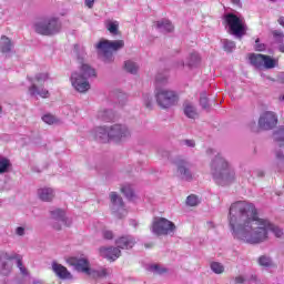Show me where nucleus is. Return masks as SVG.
I'll return each instance as SVG.
<instances>
[{
	"mask_svg": "<svg viewBox=\"0 0 284 284\" xmlns=\"http://www.w3.org/2000/svg\"><path fill=\"white\" fill-rule=\"evenodd\" d=\"M98 119L109 123V121H113L114 120V111L109 110V109H102V110H100L98 112Z\"/></svg>",
	"mask_w": 284,
	"mask_h": 284,
	"instance_id": "28",
	"label": "nucleus"
},
{
	"mask_svg": "<svg viewBox=\"0 0 284 284\" xmlns=\"http://www.w3.org/2000/svg\"><path fill=\"white\" fill-rule=\"evenodd\" d=\"M94 139L101 143H105L110 139V129L98 126L93 131Z\"/></svg>",
	"mask_w": 284,
	"mask_h": 284,
	"instance_id": "20",
	"label": "nucleus"
},
{
	"mask_svg": "<svg viewBox=\"0 0 284 284\" xmlns=\"http://www.w3.org/2000/svg\"><path fill=\"white\" fill-rule=\"evenodd\" d=\"M273 141L277 143L280 148H284V126H280L273 132Z\"/></svg>",
	"mask_w": 284,
	"mask_h": 284,
	"instance_id": "26",
	"label": "nucleus"
},
{
	"mask_svg": "<svg viewBox=\"0 0 284 284\" xmlns=\"http://www.w3.org/2000/svg\"><path fill=\"white\" fill-rule=\"evenodd\" d=\"M250 283H261V280H258V276L251 275L248 278Z\"/></svg>",
	"mask_w": 284,
	"mask_h": 284,
	"instance_id": "54",
	"label": "nucleus"
},
{
	"mask_svg": "<svg viewBox=\"0 0 284 284\" xmlns=\"http://www.w3.org/2000/svg\"><path fill=\"white\" fill-rule=\"evenodd\" d=\"M29 94L30 97H41V99H49L50 98V91L42 88L39 89L36 83H32V85L29 87Z\"/></svg>",
	"mask_w": 284,
	"mask_h": 284,
	"instance_id": "21",
	"label": "nucleus"
},
{
	"mask_svg": "<svg viewBox=\"0 0 284 284\" xmlns=\"http://www.w3.org/2000/svg\"><path fill=\"white\" fill-rule=\"evenodd\" d=\"M102 236L105 241H112V239H114V233L112 231H103L102 232Z\"/></svg>",
	"mask_w": 284,
	"mask_h": 284,
	"instance_id": "45",
	"label": "nucleus"
},
{
	"mask_svg": "<svg viewBox=\"0 0 284 284\" xmlns=\"http://www.w3.org/2000/svg\"><path fill=\"white\" fill-rule=\"evenodd\" d=\"M42 121L44 123H47V125H54L57 123H59V119H57V116H54L51 113H47L42 116Z\"/></svg>",
	"mask_w": 284,
	"mask_h": 284,
	"instance_id": "34",
	"label": "nucleus"
},
{
	"mask_svg": "<svg viewBox=\"0 0 284 284\" xmlns=\"http://www.w3.org/2000/svg\"><path fill=\"white\" fill-rule=\"evenodd\" d=\"M271 34L273 37L274 43H277V45L284 43V32L282 30H272Z\"/></svg>",
	"mask_w": 284,
	"mask_h": 284,
	"instance_id": "30",
	"label": "nucleus"
},
{
	"mask_svg": "<svg viewBox=\"0 0 284 284\" xmlns=\"http://www.w3.org/2000/svg\"><path fill=\"white\" fill-rule=\"evenodd\" d=\"M282 81H283V83H284V73L282 74Z\"/></svg>",
	"mask_w": 284,
	"mask_h": 284,
	"instance_id": "63",
	"label": "nucleus"
},
{
	"mask_svg": "<svg viewBox=\"0 0 284 284\" xmlns=\"http://www.w3.org/2000/svg\"><path fill=\"white\" fill-rule=\"evenodd\" d=\"M109 199L111 202V211L118 219H123L121 212H125V203H123V197L119 195L116 192H111L109 194Z\"/></svg>",
	"mask_w": 284,
	"mask_h": 284,
	"instance_id": "14",
	"label": "nucleus"
},
{
	"mask_svg": "<svg viewBox=\"0 0 284 284\" xmlns=\"http://www.w3.org/2000/svg\"><path fill=\"white\" fill-rule=\"evenodd\" d=\"M124 70H126L130 74H136V72H139V64L132 60H126L124 62Z\"/></svg>",
	"mask_w": 284,
	"mask_h": 284,
	"instance_id": "29",
	"label": "nucleus"
},
{
	"mask_svg": "<svg viewBox=\"0 0 284 284\" xmlns=\"http://www.w3.org/2000/svg\"><path fill=\"white\" fill-rule=\"evenodd\" d=\"M185 65V62L181 61V67L183 68Z\"/></svg>",
	"mask_w": 284,
	"mask_h": 284,
	"instance_id": "62",
	"label": "nucleus"
},
{
	"mask_svg": "<svg viewBox=\"0 0 284 284\" xmlns=\"http://www.w3.org/2000/svg\"><path fill=\"white\" fill-rule=\"evenodd\" d=\"M184 114L187 119H196L199 116V112L196 111V106L192 102H184Z\"/></svg>",
	"mask_w": 284,
	"mask_h": 284,
	"instance_id": "24",
	"label": "nucleus"
},
{
	"mask_svg": "<svg viewBox=\"0 0 284 284\" xmlns=\"http://www.w3.org/2000/svg\"><path fill=\"white\" fill-rule=\"evenodd\" d=\"M277 22L280 23V26H282V28H284V17L283 16L277 19Z\"/></svg>",
	"mask_w": 284,
	"mask_h": 284,
	"instance_id": "58",
	"label": "nucleus"
},
{
	"mask_svg": "<svg viewBox=\"0 0 284 284\" xmlns=\"http://www.w3.org/2000/svg\"><path fill=\"white\" fill-rule=\"evenodd\" d=\"M62 28L63 23L57 17H49L34 24V31L42 37H54L61 32Z\"/></svg>",
	"mask_w": 284,
	"mask_h": 284,
	"instance_id": "5",
	"label": "nucleus"
},
{
	"mask_svg": "<svg viewBox=\"0 0 284 284\" xmlns=\"http://www.w3.org/2000/svg\"><path fill=\"white\" fill-rule=\"evenodd\" d=\"M211 174L217 185H229L236 176V173L230 166V162L221 154L215 155L211 161Z\"/></svg>",
	"mask_w": 284,
	"mask_h": 284,
	"instance_id": "2",
	"label": "nucleus"
},
{
	"mask_svg": "<svg viewBox=\"0 0 284 284\" xmlns=\"http://www.w3.org/2000/svg\"><path fill=\"white\" fill-rule=\"evenodd\" d=\"M200 105L203 110H210V100H207L205 93H202L200 97Z\"/></svg>",
	"mask_w": 284,
	"mask_h": 284,
	"instance_id": "38",
	"label": "nucleus"
},
{
	"mask_svg": "<svg viewBox=\"0 0 284 284\" xmlns=\"http://www.w3.org/2000/svg\"><path fill=\"white\" fill-rule=\"evenodd\" d=\"M186 205H190V207H196V205H199V196L189 195L186 197Z\"/></svg>",
	"mask_w": 284,
	"mask_h": 284,
	"instance_id": "41",
	"label": "nucleus"
},
{
	"mask_svg": "<svg viewBox=\"0 0 284 284\" xmlns=\"http://www.w3.org/2000/svg\"><path fill=\"white\" fill-rule=\"evenodd\" d=\"M176 231V225L173 224L172 221L164 217H156L151 227V232L155 234V236H168L170 234H174Z\"/></svg>",
	"mask_w": 284,
	"mask_h": 284,
	"instance_id": "9",
	"label": "nucleus"
},
{
	"mask_svg": "<svg viewBox=\"0 0 284 284\" xmlns=\"http://www.w3.org/2000/svg\"><path fill=\"white\" fill-rule=\"evenodd\" d=\"M3 112V109L0 106V114Z\"/></svg>",
	"mask_w": 284,
	"mask_h": 284,
	"instance_id": "64",
	"label": "nucleus"
},
{
	"mask_svg": "<svg viewBox=\"0 0 284 284\" xmlns=\"http://www.w3.org/2000/svg\"><path fill=\"white\" fill-rule=\"evenodd\" d=\"M40 201L50 202L54 199V190L52 187H42L38 190Z\"/></svg>",
	"mask_w": 284,
	"mask_h": 284,
	"instance_id": "22",
	"label": "nucleus"
},
{
	"mask_svg": "<svg viewBox=\"0 0 284 284\" xmlns=\"http://www.w3.org/2000/svg\"><path fill=\"white\" fill-rule=\"evenodd\" d=\"M99 253L103 258L108 261H116L121 256V248L114 246H102L99 248Z\"/></svg>",
	"mask_w": 284,
	"mask_h": 284,
	"instance_id": "16",
	"label": "nucleus"
},
{
	"mask_svg": "<svg viewBox=\"0 0 284 284\" xmlns=\"http://www.w3.org/2000/svg\"><path fill=\"white\" fill-rule=\"evenodd\" d=\"M253 174H255L256 179H264L265 178V171L262 169H255L253 171Z\"/></svg>",
	"mask_w": 284,
	"mask_h": 284,
	"instance_id": "48",
	"label": "nucleus"
},
{
	"mask_svg": "<svg viewBox=\"0 0 284 284\" xmlns=\"http://www.w3.org/2000/svg\"><path fill=\"white\" fill-rule=\"evenodd\" d=\"M248 59H250V63L253 64L254 68H263L265 54L252 53Z\"/></svg>",
	"mask_w": 284,
	"mask_h": 284,
	"instance_id": "27",
	"label": "nucleus"
},
{
	"mask_svg": "<svg viewBox=\"0 0 284 284\" xmlns=\"http://www.w3.org/2000/svg\"><path fill=\"white\" fill-rule=\"evenodd\" d=\"M277 50H278V52L284 53V42L278 44Z\"/></svg>",
	"mask_w": 284,
	"mask_h": 284,
	"instance_id": "57",
	"label": "nucleus"
},
{
	"mask_svg": "<svg viewBox=\"0 0 284 284\" xmlns=\"http://www.w3.org/2000/svg\"><path fill=\"white\" fill-rule=\"evenodd\" d=\"M144 247L146 248L154 247V244L153 243L144 244Z\"/></svg>",
	"mask_w": 284,
	"mask_h": 284,
	"instance_id": "60",
	"label": "nucleus"
},
{
	"mask_svg": "<svg viewBox=\"0 0 284 284\" xmlns=\"http://www.w3.org/2000/svg\"><path fill=\"white\" fill-rule=\"evenodd\" d=\"M255 50L257 52H263L265 51V44L264 43H261V40L260 39H256L255 40Z\"/></svg>",
	"mask_w": 284,
	"mask_h": 284,
	"instance_id": "46",
	"label": "nucleus"
},
{
	"mask_svg": "<svg viewBox=\"0 0 284 284\" xmlns=\"http://www.w3.org/2000/svg\"><path fill=\"white\" fill-rule=\"evenodd\" d=\"M211 270L214 272V274H223V272H225V266H223V264L220 262H212Z\"/></svg>",
	"mask_w": 284,
	"mask_h": 284,
	"instance_id": "35",
	"label": "nucleus"
},
{
	"mask_svg": "<svg viewBox=\"0 0 284 284\" xmlns=\"http://www.w3.org/2000/svg\"><path fill=\"white\" fill-rule=\"evenodd\" d=\"M121 192H123L124 196H126L129 200L134 199V190H132V186H122Z\"/></svg>",
	"mask_w": 284,
	"mask_h": 284,
	"instance_id": "37",
	"label": "nucleus"
},
{
	"mask_svg": "<svg viewBox=\"0 0 284 284\" xmlns=\"http://www.w3.org/2000/svg\"><path fill=\"white\" fill-rule=\"evenodd\" d=\"M155 83H156V88H160V85H165V83H168V75L165 74H158L155 77Z\"/></svg>",
	"mask_w": 284,
	"mask_h": 284,
	"instance_id": "40",
	"label": "nucleus"
},
{
	"mask_svg": "<svg viewBox=\"0 0 284 284\" xmlns=\"http://www.w3.org/2000/svg\"><path fill=\"white\" fill-rule=\"evenodd\" d=\"M74 50H75V52H77V50H79V44L74 45Z\"/></svg>",
	"mask_w": 284,
	"mask_h": 284,
	"instance_id": "61",
	"label": "nucleus"
},
{
	"mask_svg": "<svg viewBox=\"0 0 284 284\" xmlns=\"http://www.w3.org/2000/svg\"><path fill=\"white\" fill-rule=\"evenodd\" d=\"M119 250H132L136 245V240L132 235H124L115 240Z\"/></svg>",
	"mask_w": 284,
	"mask_h": 284,
	"instance_id": "17",
	"label": "nucleus"
},
{
	"mask_svg": "<svg viewBox=\"0 0 284 284\" xmlns=\"http://www.w3.org/2000/svg\"><path fill=\"white\" fill-rule=\"evenodd\" d=\"M278 62L274 60L270 55H264V62L262 64V68H265V70H272Z\"/></svg>",
	"mask_w": 284,
	"mask_h": 284,
	"instance_id": "31",
	"label": "nucleus"
},
{
	"mask_svg": "<svg viewBox=\"0 0 284 284\" xmlns=\"http://www.w3.org/2000/svg\"><path fill=\"white\" fill-rule=\"evenodd\" d=\"M278 123V118L276 116V113L272 111H266L260 115L258 119V128L260 130H274Z\"/></svg>",
	"mask_w": 284,
	"mask_h": 284,
	"instance_id": "12",
	"label": "nucleus"
},
{
	"mask_svg": "<svg viewBox=\"0 0 284 284\" xmlns=\"http://www.w3.org/2000/svg\"><path fill=\"white\" fill-rule=\"evenodd\" d=\"M11 165L10 160L0 155V174H6Z\"/></svg>",
	"mask_w": 284,
	"mask_h": 284,
	"instance_id": "32",
	"label": "nucleus"
},
{
	"mask_svg": "<svg viewBox=\"0 0 284 284\" xmlns=\"http://www.w3.org/2000/svg\"><path fill=\"white\" fill-rule=\"evenodd\" d=\"M178 174L182 179V181H192V168L194 164L187 160L180 159L175 162Z\"/></svg>",
	"mask_w": 284,
	"mask_h": 284,
	"instance_id": "13",
	"label": "nucleus"
},
{
	"mask_svg": "<svg viewBox=\"0 0 284 284\" xmlns=\"http://www.w3.org/2000/svg\"><path fill=\"white\" fill-rule=\"evenodd\" d=\"M67 263L74 267L77 272H82L91 278H105V276L112 274L110 268H101L99 271L90 268V262L85 257H69Z\"/></svg>",
	"mask_w": 284,
	"mask_h": 284,
	"instance_id": "4",
	"label": "nucleus"
},
{
	"mask_svg": "<svg viewBox=\"0 0 284 284\" xmlns=\"http://www.w3.org/2000/svg\"><path fill=\"white\" fill-rule=\"evenodd\" d=\"M155 101L160 108H172V105H176L179 94L174 90L155 88Z\"/></svg>",
	"mask_w": 284,
	"mask_h": 284,
	"instance_id": "7",
	"label": "nucleus"
},
{
	"mask_svg": "<svg viewBox=\"0 0 284 284\" xmlns=\"http://www.w3.org/2000/svg\"><path fill=\"white\" fill-rule=\"evenodd\" d=\"M16 234H17V236H26V227H23V226H18V227L16 229Z\"/></svg>",
	"mask_w": 284,
	"mask_h": 284,
	"instance_id": "50",
	"label": "nucleus"
},
{
	"mask_svg": "<svg viewBox=\"0 0 284 284\" xmlns=\"http://www.w3.org/2000/svg\"><path fill=\"white\" fill-rule=\"evenodd\" d=\"M143 103H144V106L148 109V110H152L153 108V103H152V98L150 94L145 93L143 94Z\"/></svg>",
	"mask_w": 284,
	"mask_h": 284,
	"instance_id": "42",
	"label": "nucleus"
},
{
	"mask_svg": "<svg viewBox=\"0 0 284 284\" xmlns=\"http://www.w3.org/2000/svg\"><path fill=\"white\" fill-rule=\"evenodd\" d=\"M224 20L226 21L232 34L241 39V37H245L247 32V24L245 23V19L241 18L234 13H227L224 16Z\"/></svg>",
	"mask_w": 284,
	"mask_h": 284,
	"instance_id": "8",
	"label": "nucleus"
},
{
	"mask_svg": "<svg viewBox=\"0 0 284 284\" xmlns=\"http://www.w3.org/2000/svg\"><path fill=\"white\" fill-rule=\"evenodd\" d=\"M51 214V225L53 230H57L58 232L61 231V225H67V227H70L72 225V221H70L65 216V211L61 209H54L50 211Z\"/></svg>",
	"mask_w": 284,
	"mask_h": 284,
	"instance_id": "10",
	"label": "nucleus"
},
{
	"mask_svg": "<svg viewBox=\"0 0 284 284\" xmlns=\"http://www.w3.org/2000/svg\"><path fill=\"white\" fill-rule=\"evenodd\" d=\"M52 271L54 272V274L62 280H70L72 278V273H70V271H68V268L57 262L52 263Z\"/></svg>",
	"mask_w": 284,
	"mask_h": 284,
	"instance_id": "18",
	"label": "nucleus"
},
{
	"mask_svg": "<svg viewBox=\"0 0 284 284\" xmlns=\"http://www.w3.org/2000/svg\"><path fill=\"white\" fill-rule=\"evenodd\" d=\"M155 28L163 34H170L171 32H174V24H172V21L168 19H162L160 21H156Z\"/></svg>",
	"mask_w": 284,
	"mask_h": 284,
	"instance_id": "19",
	"label": "nucleus"
},
{
	"mask_svg": "<svg viewBox=\"0 0 284 284\" xmlns=\"http://www.w3.org/2000/svg\"><path fill=\"white\" fill-rule=\"evenodd\" d=\"M275 156H276L277 161H284V153H283V151H277L275 153Z\"/></svg>",
	"mask_w": 284,
	"mask_h": 284,
	"instance_id": "53",
	"label": "nucleus"
},
{
	"mask_svg": "<svg viewBox=\"0 0 284 284\" xmlns=\"http://www.w3.org/2000/svg\"><path fill=\"white\" fill-rule=\"evenodd\" d=\"M0 52H2V54H9V52H12V40H10V38L6 36L1 37Z\"/></svg>",
	"mask_w": 284,
	"mask_h": 284,
	"instance_id": "25",
	"label": "nucleus"
},
{
	"mask_svg": "<svg viewBox=\"0 0 284 284\" xmlns=\"http://www.w3.org/2000/svg\"><path fill=\"white\" fill-rule=\"evenodd\" d=\"M95 48L99 50V54H102L104 63H112V61H114V54L112 52L123 50V48H125V41L102 40L95 45Z\"/></svg>",
	"mask_w": 284,
	"mask_h": 284,
	"instance_id": "6",
	"label": "nucleus"
},
{
	"mask_svg": "<svg viewBox=\"0 0 284 284\" xmlns=\"http://www.w3.org/2000/svg\"><path fill=\"white\" fill-rule=\"evenodd\" d=\"M80 73L73 72L71 74V83L77 92H88L90 89V82L88 79H92V77H97V71L90 67V64L81 62Z\"/></svg>",
	"mask_w": 284,
	"mask_h": 284,
	"instance_id": "3",
	"label": "nucleus"
},
{
	"mask_svg": "<svg viewBox=\"0 0 284 284\" xmlns=\"http://www.w3.org/2000/svg\"><path fill=\"white\" fill-rule=\"evenodd\" d=\"M151 272H154V274H165V272H168V268H161L159 264H154L151 266Z\"/></svg>",
	"mask_w": 284,
	"mask_h": 284,
	"instance_id": "44",
	"label": "nucleus"
},
{
	"mask_svg": "<svg viewBox=\"0 0 284 284\" xmlns=\"http://www.w3.org/2000/svg\"><path fill=\"white\" fill-rule=\"evenodd\" d=\"M186 65L187 68H199L201 65V55L196 51L191 52L186 58Z\"/></svg>",
	"mask_w": 284,
	"mask_h": 284,
	"instance_id": "23",
	"label": "nucleus"
},
{
	"mask_svg": "<svg viewBox=\"0 0 284 284\" xmlns=\"http://www.w3.org/2000/svg\"><path fill=\"white\" fill-rule=\"evenodd\" d=\"M222 43L225 52H234L236 50V43L232 40L224 39Z\"/></svg>",
	"mask_w": 284,
	"mask_h": 284,
	"instance_id": "33",
	"label": "nucleus"
},
{
	"mask_svg": "<svg viewBox=\"0 0 284 284\" xmlns=\"http://www.w3.org/2000/svg\"><path fill=\"white\" fill-rule=\"evenodd\" d=\"M229 225L233 239L248 245H261L270 241V232L281 239L283 229L268 219L258 217V210L250 202L237 201L229 210Z\"/></svg>",
	"mask_w": 284,
	"mask_h": 284,
	"instance_id": "1",
	"label": "nucleus"
},
{
	"mask_svg": "<svg viewBox=\"0 0 284 284\" xmlns=\"http://www.w3.org/2000/svg\"><path fill=\"white\" fill-rule=\"evenodd\" d=\"M234 283L235 284H243L245 283V277H243V275H239L234 277Z\"/></svg>",
	"mask_w": 284,
	"mask_h": 284,
	"instance_id": "52",
	"label": "nucleus"
},
{
	"mask_svg": "<svg viewBox=\"0 0 284 284\" xmlns=\"http://www.w3.org/2000/svg\"><path fill=\"white\" fill-rule=\"evenodd\" d=\"M87 8H94V0H85Z\"/></svg>",
	"mask_w": 284,
	"mask_h": 284,
	"instance_id": "56",
	"label": "nucleus"
},
{
	"mask_svg": "<svg viewBox=\"0 0 284 284\" xmlns=\"http://www.w3.org/2000/svg\"><path fill=\"white\" fill-rule=\"evenodd\" d=\"M159 154H161V156H164V158H169L170 156V152L169 151H165L163 149H160L159 150Z\"/></svg>",
	"mask_w": 284,
	"mask_h": 284,
	"instance_id": "55",
	"label": "nucleus"
},
{
	"mask_svg": "<svg viewBox=\"0 0 284 284\" xmlns=\"http://www.w3.org/2000/svg\"><path fill=\"white\" fill-rule=\"evenodd\" d=\"M234 6H241V0H230Z\"/></svg>",
	"mask_w": 284,
	"mask_h": 284,
	"instance_id": "59",
	"label": "nucleus"
},
{
	"mask_svg": "<svg viewBox=\"0 0 284 284\" xmlns=\"http://www.w3.org/2000/svg\"><path fill=\"white\" fill-rule=\"evenodd\" d=\"M50 79V75L48 73H38L36 74V81L37 83H45Z\"/></svg>",
	"mask_w": 284,
	"mask_h": 284,
	"instance_id": "43",
	"label": "nucleus"
},
{
	"mask_svg": "<svg viewBox=\"0 0 284 284\" xmlns=\"http://www.w3.org/2000/svg\"><path fill=\"white\" fill-rule=\"evenodd\" d=\"M250 128L252 132H261V128H258V124H256V122H251Z\"/></svg>",
	"mask_w": 284,
	"mask_h": 284,
	"instance_id": "51",
	"label": "nucleus"
},
{
	"mask_svg": "<svg viewBox=\"0 0 284 284\" xmlns=\"http://www.w3.org/2000/svg\"><path fill=\"white\" fill-rule=\"evenodd\" d=\"M17 267H19L21 274H28V271L26 270V267H23V262L21 261V258L17 260Z\"/></svg>",
	"mask_w": 284,
	"mask_h": 284,
	"instance_id": "49",
	"label": "nucleus"
},
{
	"mask_svg": "<svg viewBox=\"0 0 284 284\" xmlns=\"http://www.w3.org/2000/svg\"><path fill=\"white\" fill-rule=\"evenodd\" d=\"M182 145H186V148H196V142L194 140H182Z\"/></svg>",
	"mask_w": 284,
	"mask_h": 284,
	"instance_id": "47",
	"label": "nucleus"
},
{
	"mask_svg": "<svg viewBox=\"0 0 284 284\" xmlns=\"http://www.w3.org/2000/svg\"><path fill=\"white\" fill-rule=\"evenodd\" d=\"M258 264L262 265V267H271L272 258H270L268 256L262 255L258 258Z\"/></svg>",
	"mask_w": 284,
	"mask_h": 284,
	"instance_id": "39",
	"label": "nucleus"
},
{
	"mask_svg": "<svg viewBox=\"0 0 284 284\" xmlns=\"http://www.w3.org/2000/svg\"><path fill=\"white\" fill-rule=\"evenodd\" d=\"M17 258V254L10 255L8 252H0V274L2 276H10L12 273V262Z\"/></svg>",
	"mask_w": 284,
	"mask_h": 284,
	"instance_id": "15",
	"label": "nucleus"
},
{
	"mask_svg": "<svg viewBox=\"0 0 284 284\" xmlns=\"http://www.w3.org/2000/svg\"><path fill=\"white\" fill-rule=\"evenodd\" d=\"M106 30H109V32L111 34H119V22L116 21H109L106 23Z\"/></svg>",
	"mask_w": 284,
	"mask_h": 284,
	"instance_id": "36",
	"label": "nucleus"
},
{
	"mask_svg": "<svg viewBox=\"0 0 284 284\" xmlns=\"http://www.w3.org/2000/svg\"><path fill=\"white\" fill-rule=\"evenodd\" d=\"M130 136H132V132L125 124H113L109 128V139L113 141H123Z\"/></svg>",
	"mask_w": 284,
	"mask_h": 284,
	"instance_id": "11",
	"label": "nucleus"
}]
</instances>
